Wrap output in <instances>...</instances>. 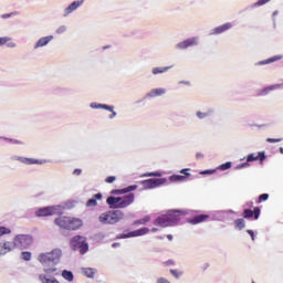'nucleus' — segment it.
<instances>
[{"instance_id": "1", "label": "nucleus", "mask_w": 283, "mask_h": 283, "mask_svg": "<svg viewBox=\"0 0 283 283\" xmlns=\"http://www.w3.org/2000/svg\"><path fill=\"white\" fill-rule=\"evenodd\" d=\"M136 200V195L134 192H129L128 195L122 197L111 196L106 199V203L109 209H127V207H132L134 201Z\"/></svg>"}, {"instance_id": "2", "label": "nucleus", "mask_w": 283, "mask_h": 283, "mask_svg": "<svg viewBox=\"0 0 283 283\" xmlns=\"http://www.w3.org/2000/svg\"><path fill=\"white\" fill-rule=\"evenodd\" d=\"M125 218V213L120 210H108L99 214L98 220L102 224H118Z\"/></svg>"}, {"instance_id": "3", "label": "nucleus", "mask_w": 283, "mask_h": 283, "mask_svg": "<svg viewBox=\"0 0 283 283\" xmlns=\"http://www.w3.org/2000/svg\"><path fill=\"white\" fill-rule=\"evenodd\" d=\"M62 255H63V251L61 249H53L51 252L41 253L38 260L40 263L43 264V266H48L50 262L52 264H59Z\"/></svg>"}, {"instance_id": "4", "label": "nucleus", "mask_w": 283, "mask_h": 283, "mask_svg": "<svg viewBox=\"0 0 283 283\" xmlns=\"http://www.w3.org/2000/svg\"><path fill=\"white\" fill-rule=\"evenodd\" d=\"M70 244L73 251H80L81 255H85L90 251L87 240L83 235H75L71 239Z\"/></svg>"}, {"instance_id": "5", "label": "nucleus", "mask_w": 283, "mask_h": 283, "mask_svg": "<svg viewBox=\"0 0 283 283\" xmlns=\"http://www.w3.org/2000/svg\"><path fill=\"white\" fill-rule=\"evenodd\" d=\"M14 245V249H28L30 244H32V237L28 234H19L14 238V241L12 242Z\"/></svg>"}, {"instance_id": "6", "label": "nucleus", "mask_w": 283, "mask_h": 283, "mask_svg": "<svg viewBox=\"0 0 283 283\" xmlns=\"http://www.w3.org/2000/svg\"><path fill=\"white\" fill-rule=\"evenodd\" d=\"M59 211V206H49L44 208H40L35 211V216L38 218H48V216H56Z\"/></svg>"}, {"instance_id": "7", "label": "nucleus", "mask_w": 283, "mask_h": 283, "mask_svg": "<svg viewBox=\"0 0 283 283\" xmlns=\"http://www.w3.org/2000/svg\"><path fill=\"white\" fill-rule=\"evenodd\" d=\"M255 160H260V163H264V160H266V155L264 151H260L258 153V155L255 154H250L247 157V163L241 164L240 166H238V169H242L244 167H249V163H253Z\"/></svg>"}, {"instance_id": "8", "label": "nucleus", "mask_w": 283, "mask_h": 283, "mask_svg": "<svg viewBox=\"0 0 283 283\" xmlns=\"http://www.w3.org/2000/svg\"><path fill=\"white\" fill-rule=\"evenodd\" d=\"M168 218V222L170 227H174L175 224H178L180 222V217L185 216V211L182 210H170L166 214Z\"/></svg>"}, {"instance_id": "9", "label": "nucleus", "mask_w": 283, "mask_h": 283, "mask_svg": "<svg viewBox=\"0 0 283 283\" xmlns=\"http://www.w3.org/2000/svg\"><path fill=\"white\" fill-rule=\"evenodd\" d=\"M147 233H149V228H140L138 230L120 234V238L124 240L127 238H140L143 235H147Z\"/></svg>"}, {"instance_id": "10", "label": "nucleus", "mask_w": 283, "mask_h": 283, "mask_svg": "<svg viewBox=\"0 0 283 283\" xmlns=\"http://www.w3.org/2000/svg\"><path fill=\"white\" fill-rule=\"evenodd\" d=\"M83 227V220L75 217H70L67 231H78Z\"/></svg>"}, {"instance_id": "11", "label": "nucleus", "mask_w": 283, "mask_h": 283, "mask_svg": "<svg viewBox=\"0 0 283 283\" xmlns=\"http://www.w3.org/2000/svg\"><path fill=\"white\" fill-rule=\"evenodd\" d=\"M138 189V185H132L124 189H113L111 193L113 196H123L124 193H132V191H136Z\"/></svg>"}, {"instance_id": "12", "label": "nucleus", "mask_w": 283, "mask_h": 283, "mask_svg": "<svg viewBox=\"0 0 283 283\" xmlns=\"http://www.w3.org/2000/svg\"><path fill=\"white\" fill-rule=\"evenodd\" d=\"M142 185H144L146 189H156V187L163 185V179H146L142 181Z\"/></svg>"}, {"instance_id": "13", "label": "nucleus", "mask_w": 283, "mask_h": 283, "mask_svg": "<svg viewBox=\"0 0 283 283\" xmlns=\"http://www.w3.org/2000/svg\"><path fill=\"white\" fill-rule=\"evenodd\" d=\"M243 218H254V220H259L260 218V207H255L253 210L251 209H244L243 210Z\"/></svg>"}, {"instance_id": "14", "label": "nucleus", "mask_w": 283, "mask_h": 283, "mask_svg": "<svg viewBox=\"0 0 283 283\" xmlns=\"http://www.w3.org/2000/svg\"><path fill=\"white\" fill-rule=\"evenodd\" d=\"M10 251H14V244L12 242H0V255H6V253H10Z\"/></svg>"}, {"instance_id": "15", "label": "nucleus", "mask_w": 283, "mask_h": 283, "mask_svg": "<svg viewBox=\"0 0 283 283\" xmlns=\"http://www.w3.org/2000/svg\"><path fill=\"white\" fill-rule=\"evenodd\" d=\"M187 171H189V169H182L181 174H184V175L170 176V178H169L170 182H180V181L185 180L186 178H189V176H191V174H189Z\"/></svg>"}, {"instance_id": "16", "label": "nucleus", "mask_w": 283, "mask_h": 283, "mask_svg": "<svg viewBox=\"0 0 283 283\" xmlns=\"http://www.w3.org/2000/svg\"><path fill=\"white\" fill-rule=\"evenodd\" d=\"M154 224H155V227H161V228L171 227L167 214H163L161 217H158L154 221Z\"/></svg>"}, {"instance_id": "17", "label": "nucleus", "mask_w": 283, "mask_h": 283, "mask_svg": "<svg viewBox=\"0 0 283 283\" xmlns=\"http://www.w3.org/2000/svg\"><path fill=\"white\" fill-rule=\"evenodd\" d=\"M55 224L60 227V229H65L67 231V228L70 226V217H59L55 219Z\"/></svg>"}, {"instance_id": "18", "label": "nucleus", "mask_w": 283, "mask_h": 283, "mask_svg": "<svg viewBox=\"0 0 283 283\" xmlns=\"http://www.w3.org/2000/svg\"><path fill=\"white\" fill-rule=\"evenodd\" d=\"M209 220V214H198L192 219H189V224H200L202 222H207Z\"/></svg>"}, {"instance_id": "19", "label": "nucleus", "mask_w": 283, "mask_h": 283, "mask_svg": "<svg viewBox=\"0 0 283 283\" xmlns=\"http://www.w3.org/2000/svg\"><path fill=\"white\" fill-rule=\"evenodd\" d=\"M81 6H83V0H77V1L72 2V3L65 9V15L72 14V12H74V10H76L77 8H81Z\"/></svg>"}, {"instance_id": "20", "label": "nucleus", "mask_w": 283, "mask_h": 283, "mask_svg": "<svg viewBox=\"0 0 283 283\" xmlns=\"http://www.w3.org/2000/svg\"><path fill=\"white\" fill-rule=\"evenodd\" d=\"M198 42L196 41V38L185 40L178 44V48L180 50H187V48H191V45H196Z\"/></svg>"}, {"instance_id": "21", "label": "nucleus", "mask_w": 283, "mask_h": 283, "mask_svg": "<svg viewBox=\"0 0 283 283\" xmlns=\"http://www.w3.org/2000/svg\"><path fill=\"white\" fill-rule=\"evenodd\" d=\"M233 28V24L231 22H227L220 27L214 28L213 34H222V32H227V30H231Z\"/></svg>"}, {"instance_id": "22", "label": "nucleus", "mask_w": 283, "mask_h": 283, "mask_svg": "<svg viewBox=\"0 0 283 283\" xmlns=\"http://www.w3.org/2000/svg\"><path fill=\"white\" fill-rule=\"evenodd\" d=\"M52 39H54L53 35H48L44 38H41L36 43H35V50L39 48H45V45H48V43H50V41H52Z\"/></svg>"}, {"instance_id": "23", "label": "nucleus", "mask_w": 283, "mask_h": 283, "mask_svg": "<svg viewBox=\"0 0 283 283\" xmlns=\"http://www.w3.org/2000/svg\"><path fill=\"white\" fill-rule=\"evenodd\" d=\"M92 107H95V109H107L108 112H112V115L109 116V118H114L116 116V112H114V106H109V105H106V104H98V105H95L92 104Z\"/></svg>"}, {"instance_id": "24", "label": "nucleus", "mask_w": 283, "mask_h": 283, "mask_svg": "<svg viewBox=\"0 0 283 283\" xmlns=\"http://www.w3.org/2000/svg\"><path fill=\"white\" fill-rule=\"evenodd\" d=\"M103 199V195L101 192L94 195V197L92 199H88V201L86 202V207H96V205H98V202H96V200H102Z\"/></svg>"}, {"instance_id": "25", "label": "nucleus", "mask_w": 283, "mask_h": 283, "mask_svg": "<svg viewBox=\"0 0 283 283\" xmlns=\"http://www.w3.org/2000/svg\"><path fill=\"white\" fill-rule=\"evenodd\" d=\"M1 45H7V48H17V44L12 42V38H0V46Z\"/></svg>"}, {"instance_id": "26", "label": "nucleus", "mask_w": 283, "mask_h": 283, "mask_svg": "<svg viewBox=\"0 0 283 283\" xmlns=\"http://www.w3.org/2000/svg\"><path fill=\"white\" fill-rule=\"evenodd\" d=\"M151 221V217L150 216H145L144 218L139 219V220H135L133 222L134 227H139V226H145L147 224V222Z\"/></svg>"}, {"instance_id": "27", "label": "nucleus", "mask_w": 283, "mask_h": 283, "mask_svg": "<svg viewBox=\"0 0 283 283\" xmlns=\"http://www.w3.org/2000/svg\"><path fill=\"white\" fill-rule=\"evenodd\" d=\"M280 60H282V56L274 55L273 57L259 62V65H269V63H275V61H280Z\"/></svg>"}, {"instance_id": "28", "label": "nucleus", "mask_w": 283, "mask_h": 283, "mask_svg": "<svg viewBox=\"0 0 283 283\" xmlns=\"http://www.w3.org/2000/svg\"><path fill=\"white\" fill-rule=\"evenodd\" d=\"M165 94V88H154L148 93V96L154 98V96H163Z\"/></svg>"}, {"instance_id": "29", "label": "nucleus", "mask_w": 283, "mask_h": 283, "mask_svg": "<svg viewBox=\"0 0 283 283\" xmlns=\"http://www.w3.org/2000/svg\"><path fill=\"white\" fill-rule=\"evenodd\" d=\"M247 227V222L244 221V219H237L234 221V228L239 229V231H242V229H244Z\"/></svg>"}, {"instance_id": "30", "label": "nucleus", "mask_w": 283, "mask_h": 283, "mask_svg": "<svg viewBox=\"0 0 283 283\" xmlns=\"http://www.w3.org/2000/svg\"><path fill=\"white\" fill-rule=\"evenodd\" d=\"M18 160L20 163H23V165H36V160H34L32 158L18 157Z\"/></svg>"}, {"instance_id": "31", "label": "nucleus", "mask_w": 283, "mask_h": 283, "mask_svg": "<svg viewBox=\"0 0 283 283\" xmlns=\"http://www.w3.org/2000/svg\"><path fill=\"white\" fill-rule=\"evenodd\" d=\"M62 277H64V280H67V282H72L74 280V274H72V272L64 270L62 272Z\"/></svg>"}, {"instance_id": "32", "label": "nucleus", "mask_w": 283, "mask_h": 283, "mask_svg": "<svg viewBox=\"0 0 283 283\" xmlns=\"http://www.w3.org/2000/svg\"><path fill=\"white\" fill-rule=\"evenodd\" d=\"M96 274V271L92 268H86L84 269V275H86V277H94V275Z\"/></svg>"}, {"instance_id": "33", "label": "nucleus", "mask_w": 283, "mask_h": 283, "mask_svg": "<svg viewBox=\"0 0 283 283\" xmlns=\"http://www.w3.org/2000/svg\"><path fill=\"white\" fill-rule=\"evenodd\" d=\"M39 279L42 283H52L54 282V279H49L48 276H45L44 274H40Z\"/></svg>"}, {"instance_id": "34", "label": "nucleus", "mask_w": 283, "mask_h": 283, "mask_svg": "<svg viewBox=\"0 0 283 283\" xmlns=\"http://www.w3.org/2000/svg\"><path fill=\"white\" fill-rule=\"evenodd\" d=\"M169 67H155L153 69V74H163L164 72H167Z\"/></svg>"}, {"instance_id": "35", "label": "nucleus", "mask_w": 283, "mask_h": 283, "mask_svg": "<svg viewBox=\"0 0 283 283\" xmlns=\"http://www.w3.org/2000/svg\"><path fill=\"white\" fill-rule=\"evenodd\" d=\"M219 169L221 171H227V169H231V161H227L226 164L220 165Z\"/></svg>"}, {"instance_id": "36", "label": "nucleus", "mask_w": 283, "mask_h": 283, "mask_svg": "<svg viewBox=\"0 0 283 283\" xmlns=\"http://www.w3.org/2000/svg\"><path fill=\"white\" fill-rule=\"evenodd\" d=\"M266 200H269V193H263L259 196L256 203L260 205V202H264Z\"/></svg>"}, {"instance_id": "37", "label": "nucleus", "mask_w": 283, "mask_h": 283, "mask_svg": "<svg viewBox=\"0 0 283 283\" xmlns=\"http://www.w3.org/2000/svg\"><path fill=\"white\" fill-rule=\"evenodd\" d=\"M22 260H25V262H30V260H32V253L22 252Z\"/></svg>"}, {"instance_id": "38", "label": "nucleus", "mask_w": 283, "mask_h": 283, "mask_svg": "<svg viewBox=\"0 0 283 283\" xmlns=\"http://www.w3.org/2000/svg\"><path fill=\"white\" fill-rule=\"evenodd\" d=\"M8 233H10V229H8L6 227H0V237L8 235Z\"/></svg>"}, {"instance_id": "39", "label": "nucleus", "mask_w": 283, "mask_h": 283, "mask_svg": "<svg viewBox=\"0 0 283 283\" xmlns=\"http://www.w3.org/2000/svg\"><path fill=\"white\" fill-rule=\"evenodd\" d=\"M171 275L178 280L180 275H182V272H178V270H170Z\"/></svg>"}, {"instance_id": "40", "label": "nucleus", "mask_w": 283, "mask_h": 283, "mask_svg": "<svg viewBox=\"0 0 283 283\" xmlns=\"http://www.w3.org/2000/svg\"><path fill=\"white\" fill-rule=\"evenodd\" d=\"M266 143H282V138H268Z\"/></svg>"}, {"instance_id": "41", "label": "nucleus", "mask_w": 283, "mask_h": 283, "mask_svg": "<svg viewBox=\"0 0 283 283\" xmlns=\"http://www.w3.org/2000/svg\"><path fill=\"white\" fill-rule=\"evenodd\" d=\"M116 180V177L114 176H109L105 179V182H107L108 185H112V182H114Z\"/></svg>"}, {"instance_id": "42", "label": "nucleus", "mask_w": 283, "mask_h": 283, "mask_svg": "<svg viewBox=\"0 0 283 283\" xmlns=\"http://www.w3.org/2000/svg\"><path fill=\"white\" fill-rule=\"evenodd\" d=\"M65 30H67V28L65 25H62L57 30H56V34H63V32H65Z\"/></svg>"}, {"instance_id": "43", "label": "nucleus", "mask_w": 283, "mask_h": 283, "mask_svg": "<svg viewBox=\"0 0 283 283\" xmlns=\"http://www.w3.org/2000/svg\"><path fill=\"white\" fill-rule=\"evenodd\" d=\"M269 1H271V0H258V2H255V6H264V4L269 3Z\"/></svg>"}, {"instance_id": "44", "label": "nucleus", "mask_w": 283, "mask_h": 283, "mask_svg": "<svg viewBox=\"0 0 283 283\" xmlns=\"http://www.w3.org/2000/svg\"><path fill=\"white\" fill-rule=\"evenodd\" d=\"M56 268H45L44 273H55Z\"/></svg>"}, {"instance_id": "45", "label": "nucleus", "mask_w": 283, "mask_h": 283, "mask_svg": "<svg viewBox=\"0 0 283 283\" xmlns=\"http://www.w3.org/2000/svg\"><path fill=\"white\" fill-rule=\"evenodd\" d=\"M247 233H249L253 241L255 240V232H253V230H247Z\"/></svg>"}, {"instance_id": "46", "label": "nucleus", "mask_w": 283, "mask_h": 283, "mask_svg": "<svg viewBox=\"0 0 283 283\" xmlns=\"http://www.w3.org/2000/svg\"><path fill=\"white\" fill-rule=\"evenodd\" d=\"M197 116L198 118H207V113L198 112Z\"/></svg>"}, {"instance_id": "47", "label": "nucleus", "mask_w": 283, "mask_h": 283, "mask_svg": "<svg viewBox=\"0 0 283 283\" xmlns=\"http://www.w3.org/2000/svg\"><path fill=\"white\" fill-rule=\"evenodd\" d=\"M196 158H197V160H202V158H205V154H202V153H197V154H196Z\"/></svg>"}, {"instance_id": "48", "label": "nucleus", "mask_w": 283, "mask_h": 283, "mask_svg": "<svg viewBox=\"0 0 283 283\" xmlns=\"http://www.w3.org/2000/svg\"><path fill=\"white\" fill-rule=\"evenodd\" d=\"M202 176L207 175V174H216V170H205L200 172Z\"/></svg>"}, {"instance_id": "49", "label": "nucleus", "mask_w": 283, "mask_h": 283, "mask_svg": "<svg viewBox=\"0 0 283 283\" xmlns=\"http://www.w3.org/2000/svg\"><path fill=\"white\" fill-rule=\"evenodd\" d=\"M157 283H170V282L165 277H160L158 279Z\"/></svg>"}, {"instance_id": "50", "label": "nucleus", "mask_w": 283, "mask_h": 283, "mask_svg": "<svg viewBox=\"0 0 283 283\" xmlns=\"http://www.w3.org/2000/svg\"><path fill=\"white\" fill-rule=\"evenodd\" d=\"M166 266H174V261L172 260H168L164 263Z\"/></svg>"}, {"instance_id": "51", "label": "nucleus", "mask_w": 283, "mask_h": 283, "mask_svg": "<svg viewBox=\"0 0 283 283\" xmlns=\"http://www.w3.org/2000/svg\"><path fill=\"white\" fill-rule=\"evenodd\" d=\"M73 174H74V176H81V169H75V170L73 171Z\"/></svg>"}, {"instance_id": "52", "label": "nucleus", "mask_w": 283, "mask_h": 283, "mask_svg": "<svg viewBox=\"0 0 283 283\" xmlns=\"http://www.w3.org/2000/svg\"><path fill=\"white\" fill-rule=\"evenodd\" d=\"M144 176H160L158 172H150V174H146Z\"/></svg>"}, {"instance_id": "53", "label": "nucleus", "mask_w": 283, "mask_h": 283, "mask_svg": "<svg viewBox=\"0 0 283 283\" xmlns=\"http://www.w3.org/2000/svg\"><path fill=\"white\" fill-rule=\"evenodd\" d=\"M9 17H12V13H10V14H3V15H2V19H9Z\"/></svg>"}, {"instance_id": "54", "label": "nucleus", "mask_w": 283, "mask_h": 283, "mask_svg": "<svg viewBox=\"0 0 283 283\" xmlns=\"http://www.w3.org/2000/svg\"><path fill=\"white\" fill-rule=\"evenodd\" d=\"M116 247H120V243H113V249H116Z\"/></svg>"}, {"instance_id": "55", "label": "nucleus", "mask_w": 283, "mask_h": 283, "mask_svg": "<svg viewBox=\"0 0 283 283\" xmlns=\"http://www.w3.org/2000/svg\"><path fill=\"white\" fill-rule=\"evenodd\" d=\"M168 240H174V237L171 234L167 235Z\"/></svg>"}, {"instance_id": "56", "label": "nucleus", "mask_w": 283, "mask_h": 283, "mask_svg": "<svg viewBox=\"0 0 283 283\" xmlns=\"http://www.w3.org/2000/svg\"><path fill=\"white\" fill-rule=\"evenodd\" d=\"M151 231L153 233H156V231H158V228H153Z\"/></svg>"}, {"instance_id": "57", "label": "nucleus", "mask_w": 283, "mask_h": 283, "mask_svg": "<svg viewBox=\"0 0 283 283\" xmlns=\"http://www.w3.org/2000/svg\"><path fill=\"white\" fill-rule=\"evenodd\" d=\"M280 154H283V147H280Z\"/></svg>"}, {"instance_id": "58", "label": "nucleus", "mask_w": 283, "mask_h": 283, "mask_svg": "<svg viewBox=\"0 0 283 283\" xmlns=\"http://www.w3.org/2000/svg\"><path fill=\"white\" fill-rule=\"evenodd\" d=\"M14 143H19V140H14Z\"/></svg>"}]
</instances>
